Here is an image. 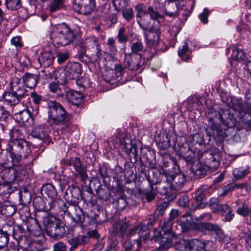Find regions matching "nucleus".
<instances>
[{
    "instance_id": "f257e3e1",
    "label": "nucleus",
    "mask_w": 251,
    "mask_h": 251,
    "mask_svg": "<svg viewBox=\"0 0 251 251\" xmlns=\"http://www.w3.org/2000/svg\"><path fill=\"white\" fill-rule=\"evenodd\" d=\"M26 92L21 79L14 77L10 82V91L5 92L3 98L10 105H16L20 102L27 108L29 104V97L26 94Z\"/></svg>"
},
{
    "instance_id": "f03ea898",
    "label": "nucleus",
    "mask_w": 251,
    "mask_h": 251,
    "mask_svg": "<svg viewBox=\"0 0 251 251\" xmlns=\"http://www.w3.org/2000/svg\"><path fill=\"white\" fill-rule=\"evenodd\" d=\"M75 37L73 31L65 24H59L54 27L50 34V38L54 44L65 46L69 45Z\"/></svg>"
},
{
    "instance_id": "7ed1b4c3",
    "label": "nucleus",
    "mask_w": 251,
    "mask_h": 251,
    "mask_svg": "<svg viewBox=\"0 0 251 251\" xmlns=\"http://www.w3.org/2000/svg\"><path fill=\"white\" fill-rule=\"evenodd\" d=\"M48 122L51 126L65 125L68 121L67 113L64 107L55 101L48 103Z\"/></svg>"
},
{
    "instance_id": "20e7f679",
    "label": "nucleus",
    "mask_w": 251,
    "mask_h": 251,
    "mask_svg": "<svg viewBox=\"0 0 251 251\" xmlns=\"http://www.w3.org/2000/svg\"><path fill=\"white\" fill-rule=\"evenodd\" d=\"M171 221L164 222L161 232L157 229L154 230V234L152 240L158 242L160 246L152 251H163L165 249H168L171 247L172 242L170 237L172 234L171 232Z\"/></svg>"
},
{
    "instance_id": "39448f33",
    "label": "nucleus",
    "mask_w": 251,
    "mask_h": 251,
    "mask_svg": "<svg viewBox=\"0 0 251 251\" xmlns=\"http://www.w3.org/2000/svg\"><path fill=\"white\" fill-rule=\"evenodd\" d=\"M16 172L14 169L5 170L0 178V189L3 193L9 194L18 190L19 185L15 182Z\"/></svg>"
},
{
    "instance_id": "423d86ee",
    "label": "nucleus",
    "mask_w": 251,
    "mask_h": 251,
    "mask_svg": "<svg viewBox=\"0 0 251 251\" xmlns=\"http://www.w3.org/2000/svg\"><path fill=\"white\" fill-rule=\"evenodd\" d=\"M73 9L76 12L83 15H88L95 8L94 0H74Z\"/></svg>"
},
{
    "instance_id": "0eeeda50",
    "label": "nucleus",
    "mask_w": 251,
    "mask_h": 251,
    "mask_svg": "<svg viewBox=\"0 0 251 251\" xmlns=\"http://www.w3.org/2000/svg\"><path fill=\"white\" fill-rule=\"evenodd\" d=\"M86 47L90 53V57L95 61L101 55V50L99 43V39L95 36H90L85 40Z\"/></svg>"
},
{
    "instance_id": "6e6552de",
    "label": "nucleus",
    "mask_w": 251,
    "mask_h": 251,
    "mask_svg": "<svg viewBox=\"0 0 251 251\" xmlns=\"http://www.w3.org/2000/svg\"><path fill=\"white\" fill-rule=\"evenodd\" d=\"M214 118L219 120L223 125L227 127H233L236 125V120L233 115L228 110L220 109L218 112H215Z\"/></svg>"
},
{
    "instance_id": "1a4fd4ad",
    "label": "nucleus",
    "mask_w": 251,
    "mask_h": 251,
    "mask_svg": "<svg viewBox=\"0 0 251 251\" xmlns=\"http://www.w3.org/2000/svg\"><path fill=\"white\" fill-rule=\"evenodd\" d=\"M43 190L45 194L51 200L50 208H55L56 206H65V203L63 201L56 199L57 196V191L52 184L48 183L44 185Z\"/></svg>"
},
{
    "instance_id": "9d476101",
    "label": "nucleus",
    "mask_w": 251,
    "mask_h": 251,
    "mask_svg": "<svg viewBox=\"0 0 251 251\" xmlns=\"http://www.w3.org/2000/svg\"><path fill=\"white\" fill-rule=\"evenodd\" d=\"M201 227L209 230L216 231V240L222 244H225L230 240L229 237L225 235L224 231L216 225L208 223H202L197 225V228L200 229Z\"/></svg>"
},
{
    "instance_id": "9b49d317",
    "label": "nucleus",
    "mask_w": 251,
    "mask_h": 251,
    "mask_svg": "<svg viewBox=\"0 0 251 251\" xmlns=\"http://www.w3.org/2000/svg\"><path fill=\"white\" fill-rule=\"evenodd\" d=\"M160 29L156 30L155 27H151L149 29V33H144V37L146 40V44L149 47H153L155 50H160L158 46L161 43L160 40Z\"/></svg>"
},
{
    "instance_id": "f8f14e48",
    "label": "nucleus",
    "mask_w": 251,
    "mask_h": 251,
    "mask_svg": "<svg viewBox=\"0 0 251 251\" xmlns=\"http://www.w3.org/2000/svg\"><path fill=\"white\" fill-rule=\"evenodd\" d=\"M160 177L170 182L173 188L176 189L182 187L185 182V176L181 173L170 175L163 171L160 173Z\"/></svg>"
},
{
    "instance_id": "ddd939ff",
    "label": "nucleus",
    "mask_w": 251,
    "mask_h": 251,
    "mask_svg": "<svg viewBox=\"0 0 251 251\" xmlns=\"http://www.w3.org/2000/svg\"><path fill=\"white\" fill-rule=\"evenodd\" d=\"M8 146L10 151L15 153L23 154L24 158H27L30 153V149L25 140H19L13 142H9Z\"/></svg>"
},
{
    "instance_id": "4468645a",
    "label": "nucleus",
    "mask_w": 251,
    "mask_h": 251,
    "mask_svg": "<svg viewBox=\"0 0 251 251\" xmlns=\"http://www.w3.org/2000/svg\"><path fill=\"white\" fill-rule=\"evenodd\" d=\"M159 178L160 179V180H156L153 182V184H159L156 188L158 192L161 195L166 196L168 199H174L175 198V195L172 192L173 187L171 183L169 181H166L165 178L160 177V174L159 175Z\"/></svg>"
},
{
    "instance_id": "2eb2a0df",
    "label": "nucleus",
    "mask_w": 251,
    "mask_h": 251,
    "mask_svg": "<svg viewBox=\"0 0 251 251\" xmlns=\"http://www.w3.org/2000/svg\"><path fill=\"white\" fill-rule=\"evenodd\" d=\"M142 64V55H134L132 53H126L124 57L125 67L131 71L138 70Z\"/></svg>"
},
{
    "instance_id": "dca6fc26",
    "label": "nucleus",
    "mask_w": 251,
    "mask_h": 251,
    "mask_svg": "<svg viewBox=\"0 0 251 251\" xmlns=\"http://www.w3.org/2000/svg\"><path fill=\"white\" fill-rule=\"evenodd\" d=\"M208 121L211 124L207 127L206 129V134L209 137H217L220 136L222 131L220 126L216 123L217 122L216 118L210 116L208 118Z\"/></svg>"
},
{
    "instance_id": "f3484780",
    "label": "nucleus",
    "mask_w": 251,
    "mask_h": 251,
    "mask_svg": "<svg viewBox=\"0 0 251 251\" xmlns=\"http://www.w3.org/2000/svg\"><path fill=\"white\" fill-rule=\"evenodd\" d=\"M81 73V65L78 63L74 62L69 64L66 68V75L70 79H74L77 77Z\"/></svg>"
},
{
    "instance_id": "a211bd4d",
    "label": "nucleus",
    "mask_w": 251,
    "mask_h": 251,
    "mask_svg": "<svg viewBox=\"0 0 251 251\" xmlns=\"http://www.w3.org/2000/svg\"><path fill=\"white\" fill-rule=\"evenodd\" d=\"M46 233L51 237L60 239L66 234V230L63 226L55 224L50 228L47 229Z\"/></svg>"
},
{
    "instance_id": "6ab92c4d",
    "label": "nucleus",
    "mask_w": 251,
    "mask_h": 251,
    "mask_svg": "<svg viewBox=\"0 0 251 251\" xmlns=\"http://www.w3.org/2000/svg\"><path fill=\"white\" fill-rule=\"evenodd\" d=\"M233 109L238 112V116L242 121L246 124H249L251 120V114L245 112L244 105L240 102L233 105Z\"/></svg>"
},
{
    "instance_id": "aec40b11",
    "label": "nucleus",
    "mask_w": 251,
    "mask_h": 251,
    "mask_svg": "<svg viewBox=\"0 0 251 251\" xmlns=\"http://www.w3.org/2000/svg\"><path fill=\"white\" fill-rule=\"evenodd\" d=\"M39 113V110L37 106H35V109H33L32 113L30 110L28 109L27 110L24 109L23 110L19 112L16 114V118L19 119V121L24 124L28 122V120L30 119L31 115L36 116Z\"/></svg>"
},
{
    "instance_id": "412c9836",
    "label": "nucleus",
    "mask_w": 251,
    "mask_h": 251,
    "mask_svg": "<svg viewBox=\"0 0 251 251\" xmlns=\"http://www.w3.org/2000/svg\"><path fill=\"white\" fill-rule=\"evenodd\" d=\"M39 80V75L26 73L23 76V81L25 85L30 88L33 89L36 87Z\"/></svg>"
},
{
    "instance_id": "4be33fe9",
    "label": "nucleus",
    "mask_w": 251,
    "mask_h": 251,
    "mask_svg": "<svg viewBox=\"0 0 251 251\" xmlns=\"http://www.w3.org/2000/svg\"><path fill=\"white\" fill-rule=\"evenodd\" d=\"M210 243L209 241H201L197 239L188 240V251H201Z\"/></svg>"
},
{
    "instance_id": "5701e85b",
    "label": "nucleus",
    "mask_w": 251,
    "mask_h": 251,
    "mask_svg": "<svg viewBox=\"0 0 251 251\" xmlns=\"http://www.w3.org/2000/svg\"><path fill=\"white\" fill-rule=\"evenodd\" d=\"M148 15H150V19L153 21L151 27H154L156 30H158V28L161 27L159 19H163L164 16L160 14L157 11L155 10L152 6L148 7Z\"/></svg>"
},
{
    "instance_id": "b1692460",
    "label": "nucleus",
    "mask_w": 251,
    "mask_h": 251,
    "mask_svg": "<svg viewBox=\"0 0 251 251\" xmlns=\"http://www.w3.org/2000/svg\"><path fill=\"white\" fill-rule=\"evenodd\" d=\"M68 100L75 105H79L83 102L82 94L78 92L72 90H69L67 93Z\"/></svg>"
},
{
    "instance_id": "393cba45",
    "label": "nucleus",
    "mask_w": 251,
    "mask_h": 251,
    "mask_svg": "<svg viewBox=\"0 0 251 251\" xmlns=\"http://www.w3.org/2000/svg\"><path fill=\"white\" fill-rule=\"evenodd\" d=\"M38 60L41 65L48 67L53 63L54 56L50 51H44L40 54Z\"/></svg>"
},
{
    "instance_id": "a878e982",
    "label": "nucleus",
    "mask_w": 251,
    "mask_h": 251,
    "mask_svg": "<svg viewBox=\"0 0 251 251\" xmlns=\"http://www.w3.org/2000/svg\"><path fill=\"white\" fill-rule=\"evenodd\" d=\"M203 156L205 158V164L208 169H216L219 165V162L215 155L210 152H206Z\"/></svg>"
},
{
    "instance_id": "bb28decb",
    "label": "nucleus",
    "mask_w": 251,
    "mask_h": 251,
    "mask_svg": "<svg viewBox=\"0 0 251 251\" xmlns=\"http://www.w3.org/2000/svg\"><path fill=\"white\" fill-rule=\"evenodd\" d=\"M190 41L186 40L183 43L181 47L178 49V54L181 59L185 61H188L190 58L191 50L188 47L189 43Z\"/></svg>"
},
{
    "instance_id": "cd10ccee",
    "label": "nucleus",
    "mask_w": 251,
    "mask_h": 251,
    "mask_svg": "<svg viewBox=\"0 0 251 251\" xmlns=\"http://www.w3.org/2000/svg\"><path fill=\"white\" fill-rule=\"evenodd\" d=\"M16 205L9 202L4 203L0 206V212L5 216L10 217L13 215L16 211Z\"/></svg>"
},
{
    "instance_id": "c85d7f7f",
    "label": "nucleus",
    "mask_w": 251,
    "mask_h": 251,
    "mask_svg": "<svg viewBox=\"0 0 251 251\" xmlns=\"http://www.w3.org/2000/svg\"><path fill=\"white\" fill-rule=\"evenodd\" d=\"M27 227L31 235L35 236H39L41 235L42 232L41 228L37 220L32 219L30 221H28Z\"/></svg>"
},
{
    "instance_id": "c756f323",
    "label": "nucleus",
    "mask_w": 251,
    "mask_h": 251,
    "mask_svg": "<svg viewBox=\"0 0 251 251\" xmlns=\"http://www.w3.org/2000/svg\"><path fill=\"white\" fill-rule=\"evenodd\" d=\"M231 52V57L235 60H244L246 55L244 51L242 50H240L235 46L230 47L227 49V53Z\"/></svg>"
},
{
    "instance_id": "7c9ffc66",
    "label": "nucleus",
    "mask_w": 251,
    "mask_h": 251,
    "mask_svg": "<svg viewBox=\"0 0 251 251\" xmlns=\"http://www.w3.org/2000/svg\"><path fill=\"white\" fill-rule=\"evenodd\" d=\"M31 135L34 138L44 140L48 137V133L46 127L39 126L32 130Z\"/></svg>"
},
{
    "instance_id": "2f4dec72",
    "label": "nucleus",
    "mask_w": 251,
    "mask_h": 251,
    "mask_svg": "<svg viewBox=\"0 0 251 251\" xmlns=\"http://www.w3.org/2000/svg\"><path fill=\"white\" fill-rule=\"evenodd\" d=\"M9 135L10 137L9 142H13L15 141H19V140H24L23 133L21 128L18 126H15L12 128L10 131Z\"/></svg>"
},
{
    "instance_id": "473e14b6",
    "label": "nucleus",
    "mask_w": 251,
    "mask_h": 251,
    "mask_svg": "<svg viewBox=\"0 0 251 251\" xmlns=\"http://www.w3.org/2000/svg\"><path fill=\"white\" fill-rule=\"evenodd\" d=\"M64 7L63 0H52L47 6V9L53 13L62 9Z\"/></svg>"
},
{
    "instance_id": "72a5a7b5",
    "label": "nucleus",
    "mask_w": 251,
    "mask_h": 251,
    "mask_svg": "<svg viewBox=\"0 0 251 251\" xmlns=\"http://www.w3.org/2000/svg\"><path fill=\"white\" fill-rule=\"evenodd\" d=\"M208 169V168L206 166V164L203 165L200 163H198L197 164H194L192 167V169L193 171H194V174L200 177L205 175Z\"/></svg>"
},
{
    "instance_id": "f704fd0d",
    "label": "nucleus",
    "mask_w": 251,
    "mask_h": 251,
    "mask_svg": "<svg viewBox=\"0 0 251 251\" xmlns=\"http://www.w3.org/2000/svg\"><path fill=\"white\" fill-rule=\"evenodd\" d=\"M236 212L238 214L242 216L248 217V222L251 225V209L247 205L243 204L242 206L238 208Z\"/></svg>"
},
{
    "instance_id": "c9c22d12",
    "label": "nucleus",
    "mask_w": 251,
    "mask_h": 251,
    "mask_svg": "<svg viewBox=\"0 0 251 251\" xmlns=\"http://www.w3.org/2000/svg\"><path fill=\"white\" fill-rule=\"evenodd\" d=\"M137 22L139 24L140 27L147 32V31H149V29L151 27V21L147 16L142 17L137 19Z\"/></svg>"
},
{
    "instance_id": "e433bc0d",
    "label": "nucleus",
    "mask_w": 251,
    "mask_h": 251,
    "mask_svg": "<svg viewBox=\"0 0 251 251\" xmlns=\"http://www.w3.org/2000/svg\"><path fill=\"white\" fill-rule=\"evenodd\" d=\"M8 231L11 232L13 237L16 239L22 238L24 234V229L21 226L19 225H14V226H10Z\"/></svg>"
},
{
    "instance_id": "4c0bfd02",
    "label": "nucleus",
    "mask_w": 251,
    "mask_h": 251,
    "mask_svg": "<svg viewBox=\"0 0 251 251\" xmlns=\"http://www.w3.org/2000/svg\"><path fill=\"white\" fill-rule=\"evenodd\" d=\"M57 219L51 215L45 214V216L42 217V222L45 227V230L48 228H50L53 226L56 222Z\"/></svg>"
},
{
    "instance_id": "58836bf2",
    "label": "nucleus",
    "mask_w": 251,
    "mask_h": 251,
    "mask_svg": "<svg viewBox=\"0 0 251 251\" xmlns=\"http://www.w3.org/2000/svg\"><path fill=\"white\" fill-rule=\"evenodd\" d=\"M249 173V169L246 168H236L233 170V174L235 178L240 179L245 177Z\"/></svg>"
},
{
    "instance_id": "ea45409f",
    "label": "nucleus",
    "mask_w": 251,
    "mask_h": 251,
    "mask_svg": "<svg viewBox=\"0 0 251 251\" xmlns=\"http://www.w3.org/2000/svg\"><path fill=\"white\" fill-rule=\"evenodd\" d=\"M135 9L137 12V19L148 15V8L147 9H146L145 6L143 4L139 3L137 4L135 6Z\"/></svg>"
},
{
    "instance_id": "a19ab883",
    "label": "nucleus",
    "mask_w": 251,
    "mask_h": 251,
    "mask_svg": "<svg viewBox=\"0 0 251 251\" xmlns=\"http://www.w3.org/2000/svg\"><path fill=\"white\" fill-rule=\"evenodd\" d=\"M188 240L180 239L175 244V248L178 251H188Z\"/></svg>"
},
{
    "instance_id": "79ce46f5",
    "label": "nucleus",
    "mask_w": 251,
    "mask_h": 251,
    "mask_svg": "<svg viewBox=\"0 0 251 251\" xmlns=\"http://www.w3.org/2000/svg\"><path fill=\"white\" fill-rule=\"evenodd\" d=\"M144 49V46L141 41H138L133 43L131 46V53L134 55H141L140 52Z\"/></svg>"
},
{
    "instance_id": "37998d69",
    "label": "nucleus",
    "mask_w": 251,
    "mask_h": 251,
    "mask_svg": "<svg viewBox=\"0 0 251 251\" xmlns=\"http://www.w3.org/2000/svg\"><path fill=\"white\" fill-rule=\"evenodd\" d=\"M72 163L75 169L80 175L82 177L86 175V172L82 167L80 161L78 158H75Z\"/></svg>"
},
{
    "instance_id": "c03bdc74",
    "label": "nucleus",
    "mask_w": 251,
    "mask_h": 251,
    "mask_svg": "<svg viewBox=\"0 0 251 251\" xmlns=\"http://www.w3.org/2000/svg\"><path fill=\"white\" fill-rule=\"evenodd\" d=\"M7 8L11 10H17L21 6L20 0H5Z\"/></svg>"
},
{
    "instance_id": "a18cd8bd",
    "label": "nucleus",
    "mask_w": 251,
    "mask_h": 251,
    "mask_svg": "<svg viewBox=\"0 0 251 251\" xmlns=\"http://www.w3.org/2000/svg\"><path fill=\"white\" fill-rule=\"evenodd\" d=\"M50 91L53 93L58 95L62 94L61 90L59 86V82L58 80L51 82L49 85Z\"/></svg>"
},
{
    "instance_id": "49530a36",
    "label": "nucleus",
    "mask_w": 251,
    "mask_h": 251,
    "mask_svg": "<svg viewBox=\"0 0 251 251\" xmlns=\"http://www.w3.org/2000/svg\"><path fill=\"white\" fill-rule=\"evenodd\" d=\"M186 219L183 217V219L180 221V225L181 226L183 231H187L190 226L192 218L189 214L186 215Z\"/></svg>"
},
{
    "instance_id": "de8ad7c7",
    "label": "nucleus",
    "mask_w": 251,
    "mask_h": 251,
    "mask_svg": "<svg viewBox=\"0 0 251 251\" xmlns=\"http://www.w3.org/2000/svg\"><path fill=\"white\" fill-rule=\"evenodd\" d=\"M123 18L127 21H130L134 17V11L132 8L128 7L122 11Z\"/></svg>"
},
{
    "instance_id": "09e8293b",
    "label": "nucleus",
    "mask_w": 251,
    "mask_h": 251,
    "mask_svg": "<svg viewBox=\"0 0 251 251\" xmlns=\"http://www.w3.org/2000/svg\"><path fill=\"white\" fill-rule=\"evenodd\" d=\"M117 38L120 43H125L127 40V37L126 35V29L124 27H121L118 31Z\"/></svg>"
},
{
    "instance_id": "8fccbe9b",
    "label": "nucleus",
    "mask_w": 251,
    "mask_h": 251,
    "mask_svg": "<svg viewBox=\"0 0 251 251\" xmlns=\"http://www.w3.org/2000/svg\"><path fill=\"white\" fill-rule=\"evenodd\" d=\"M169 203L164 201H160L158 202L156 205V210L161 215L163 214L164 211L168 207Z\"/></svg>"
},
{
    "instance_id": "3c124183",
    "label": "nucleus",
    "mask_w": 251,
    "mask_h": 251,
    "mask_svg": "<svg viewBox=\"0 0 251 251\" xmlns=\"http://www.w3.org/2000/svg\"><path fill=\"white\" fill-rule=\"evenodd\" d=\"M208 204L213 212H218L221 204L218 202L216 199H210Z\"/></svg>"
},
{
    "instance_id": "603ef678",
    "label": "nucleus",
    "mask_w": 251,
    "mask_h": 251,
    "mask_svg": "<svg viewBox=\"0 0 251 251\" xmlns=\"http://www.w3.org/2000/svg\"><path fill=\"white\" fill-rule=\"evenodd\" d=\"M9 237L7 234H3L2 231L0 230V249L6 247L8 243Z\"/></svg>"
},
{
    "instance_id": "864d4df0",
    "label": "nucleus",
    "mask_w": 251,
    "mask_h": 251,
    "mask_svg": "<svg viewBox=\"0 0 251 251\" xmlns=\"http://www.w3.org/2000/svg\"><path fill=\"white\" fill-rule=\"evenodd\" d=\"M114 227L116 229L117 231H119L123 233L127 229L128 225L126 222H119L117 224H115Z\"/></svg>"
},
{
    "instance_id": "5fc2aeb1",
    "label": "nucleus",
    "mask_w": 251,
    "mask_h": 251,
    "mask_svg": "<svg viewBox=\"0 0 251 251\" xmlns=\"http://www.w3.org/2000/svg\"><path fill=\"white\" fill-rule=\"evenodd\" d=\"M10 152L13 164L17 165L22 158L24 157L23 154L20 153H14V151H10Z\"/></svg>"
},
{
    "instance_id": "6e6d98bb",
    "label": "nucleus",
    "mask_w": 251,
    "mask_h": 251,
    "mask_svg": "<svg viewBox=\"0 0 251 251\" xmlns=\"http://www.w3.org/2000/svg\"><path fill=\"white\" fill-rule=\"evenodd\" d=\"M14 222L12 221H9L7 223L4 224L1 229H0V230L2 231L3 234H7V236H9V235L11 234V232L8 231L9 228L10 226H14Z\"/></svg>"
},
{
    "instance_id": "4d7b16f0",
    "label": "nucleus",
    "mask_w": 251,
    "mask_h": 251,
    "mask_svg": "<svg viewBox=\"0 0 251 251\" xmlns=\"http://www.w3.org/2000/svg\"><path fill=\"white\" fill-rule=\"evenodd\" d=\"M115 72L116 74L117 77H121L124 74V68L121 64H116L115 65V69L112 71V73Z\"/></svg>"
},
{
    "instance_id": "13d9d810",
    "label": "nucleus",
    "mask_w": 251,
    "mask_h": 251,
    "mask_svg": "<svg viewBox=\"0 0 251 251\" xmlns=\"http://www.w3.org/2000/svg\"><path fill=\"white\" fill-rule=\"evenodd\" d=\"M189 199L187 195H184L178 200V203L180 206L185 207L188 206Z\"/></svg>"
},
{
    "instance_id": "bf43d9fd",
    "label": "nucleus",
    "mask_w": 251,
    "mask_h": 251,
    "mask_svg": "<svg viewBox=\"0 0 251 251\" xmlns=\"http://www.w3.org/2000/svg\"><path fill=\"white\" fill-rule=\"evenodd\" d=\"M209 15V11L208 9L205 8L202 13L200 14L199 18L201 21L203 23L206 24L208 21V17Z\"/></svg>"
},
{
    "instance_id": "052dcab7",
    "label": "nucleus",
    "mask_w": 251,
    "mask_h": 251,
    "mask_svg": "<svg viewBox=\"0 0 251 251\" xmlns=\"http://www.w3.org/2000/svg\"><path fill=\"white\" fill-rule=\"evenodd\" d=\"M69 56L68 52L58 53L57 55V61L59 63H62L68 59Z\"/></svg>"
},
{
    "instance_id": "680f3d73",
    "label": "nucleus",
    "mask_w": 251,
    "mask_h": 251,
    "mask_svg": "<svg viewBox=\"0 0 251 251\" xmlns=\"http://www.w3.org/2000/svg\"><path fill=\"white\" fill-rule=\"evenodd\" d=\"M225 245L226 248L229 251H237V245L233 241L227 242Z\"/></svg>"
},
{
    "instance_id": "e2e57ef3",
    "label": "nucleus",
    "mask_w": 251,
    "mask_h": 251,
    "mask_svg": "<svg viewBox=\"0 0 251 251\" xmlns=\"http://www.w3.org/2000/svg\"><path fill=\"white\" fill-rule=\"evenodd\" d=\"M66 250V246L61 242H59L53 245V251H65Z\"/></svg>"
},
{
    "instance_id": "0e129e2a",
    "label": "nucleus",
    "mask_w": 251,
    "mask_h": 251,
    "mask_svg": "<svg viewBox=\"0 0 251 251\" xmlns=\"http://www.w3.org/2000/svg\"><path fill=\"white\" fill-rule=\"evenodd\" d=\"M11 42L16 48H22L23 47V44L21 41V38L19 36L12 38L11 40Z\"/></svg>"
},
{
    "instance_id": "69168bd1",
    "label": "nucleus",
    "mask_w": 251,
    "mask_h": 251,
    "mask_svg": "<svg viewBox=\"0 0 251 251\" xmlns=\"http://www.w3.org/2000/svg\"><path fill=\"white\" fill-rule=\"evenodd\" d=\"M9 116V113L3 107L0 106V121L5 120Z\"/></svg>"
},
{
    "instance_id": "338daca9",
    "label": "nucleus",
    "mask_w": 251,
    "mask_h": 251,
    "mask_svg": "<svg viewBox=\"0 0 251 251\" xmlns=\"http://www.w3.org/2000/svg\"><path fill=\"white\" fill-rule=\"evenodd\" d=\"M117 244V241H113L110 242L108 247L105 251H116Z\"/></svg>"
},
{
    "instance_id": "774afa93",
    "label": "nucleus",
    "mask_w": 251,
    "mask_h": 251,
    "mask_svg": "<svg viewBox=\"0 0 251 251\" xmlns=\"http://www.w3.org/2000/svg\"><path fill=\"white\" fill-rule=\"evenodd\" d=\"M7 251H19L18 243L16 244L13 242L10 243L7 249Z\"/></svg>"
}]
</instances>
